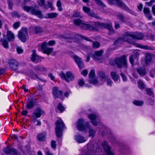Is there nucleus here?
<instances>
[{
  "label": "nucleus",
  "instance_id": "nucleus-28",
  "mask_svg": "<svg viewBox=\"0 0 155 155\" xmlns=\"http://www.w3.org/2000/svg\"><path fill=\"white\" fill-rule=\"evenodd\" d=\"M136 47L148 50H153L154 49L153 47L149 46L147 45H143L140 44L138 43H136Z\"/></svg>",
  "mask_w": 155,
  "mask_h": 155
},
{
  "label": "nucleus",
  "instance_id": "nucleus-51",
  "mask_svg": "<svg viewBox=\"0 0 155 155\" xmlns=\"http://www.w3.org/2000/svg\"><path fill=\"white\" fill-rule=\"evenodd\" d=\"M8 3L9 5V8L12 10L13 5V4L12 1L11 0H8Z\"/></svg>",
  "mask_w": 155,
  "mask_h": 155
},
{
  "label": "nucleus",
  "instance_id": "nucleus-25",
  "mask_svg": "<svg viewBox=\"0 0 155 155\" xmlns=\"http://www.w3.org/2000/svg\"><path fill=\"white\" fill-rule=\"evenodd\" d=\"M143 12L145 16L149 20H151L152 18V16L150 14V9L147 7H144L143 8Z\"/></svg>",
  "mask_w": 155,
  "mask_h": 155
},
{
  "label": "nucleus",
  "instance_id": "nucleus-62",
  "mask_svg": "<svg viewBox=\"0 0 155 155\" xmlns=\"http://www.w3.org/2000/svg\"><path fill=\"white\" fill-rule=\"evenodd\" d=\"M115 28L116 29H117L120 27V24L117 22H115Z\"/></svg>",
  "mask_w": 155,
  "mask_h": 155
},
{
  "label": "nucleus",
  "instance_id": "nucleus-23",
  "mask_svg": "<svg viewBox=\"0 0 155 155\" xmlns=\"http://www.w3.org/2000/svg\"><path fill=\"white\" fill-rule=\"evenodd\" d=\"M74 138L76 141L79 143H82L85 142L87 140L85 137L79 135H75Z\"/></svg>",
  "mask_w": 155,
  "mask_h": 155
},
{
  "label": "nucleus",
  "instance_id": "nucleus-24",
  "mask_svg": "<svg viewBox=\"0 0 155 155\" xmlns=\"http://www.w3.org/2000/svg\"><path fill=\"white\" fill-rule=\"evenodd\" d=\"M35 102L33 99H29L26 105L27 109L29 110L33 108L35 105Z\"/></svg>",
  "mask_w": 155,
  "mask_h": 155
},
{
  "label": "nucleus",
  "instance_id": "nucleus-12",
  "mask_svg": "<svg viewBox=\"0 0 155 155\" xmlns=\"http://www.w3.org/2000/svg\"><path fill=\"white\" fill-rule=\"evenodd\" d=\"M87 128L88 129L89 133V137L92 138H94L95 136L96 131L90 125V123L89 121L87 122L86 124Z\"/></svg>",
  "mask_w": 155,
  "mask_h": 155
},
{
  "label": "nucleus",
  "instance_id": "nucleus-57",
  "mask_svg": "<svg viewBox=\"0 0 155 155\" xmlns=\"http://www.w3.org/2000/svg\"><path fill=\"white\" fill-rule=\"evenodd\" d=\"M51 145L52 148L54 149L55 148L56 146V141L54 140H52L51 142Z\"/></svg>",
  "mask_w": 155,
  "mask_h": 155
},
{
  "label": "nucleus",
  "instance_id": "nucleus-16",
  "mask_svg": "<svg viewBox=\"0 0 155 155\" xmlns=\"http://www.w3.org/2000/svg\"><path fill=\"white\" fill-rule=\"evenodd\" d=\"M33 52L30 58L31 61L33 62L38 63L40 62L41 61L42 57L38 56L36 54V51L35 50L32 51Z\"/></svg>",
  "mask_w": 155,
  "mask_h": 155
},
{
  "label": "nucleus",
  "instance_id": "nucleus-11",
  "mask_svg": "<svg viewBox=\"0 0 155 155\" xmlns=\"http://www.w3.org/2000/svg\"><path fill=\"white\" fill-rule=\"evenodd\" d=\"M86 122L85 123L84 119L82 118H80L78 120L76 127L77 129L80 131L84 130L87 127H86Z\"/></svg>",
  "mask_w": 155,
  "mask_h": 155
},
{
  "label": "nucleus",
  "instance_id": "nucleus-63",
  "mask_svg": "<svg viewBox=\"0 0 155 155\" xmlns=\"http://www.w3.org/2000/svg\"><path fill=\"white\" fill-rule=\"evenodd\" d=\"M81 37L87 41H90V42H93L92 40L89 39V38H88L87 37H86L84 36H81Z\"/></svg>",
  "mask_w": 155,
  "mask_h": 155
},
{
  "label": "nucleus",
  "instance_id": "nucleus-58",
  "mask_svg": "<svg viewBox=\"0 0 155 155\" xmlns=\"http://www.w3.org/2000/svg\"><path fill=\"white\" fill-rule=\"evenodd\" d=\"M20 23L19 22H16L13 25L14 28L15 29H17L19 27L20 25Z\"/></svg>",
  "mask_w": 155,
  "mask_h": 155
},
{
  "label": "nucleus",
  "instance_id": "nucleus-31",
  "mask_svg": "<svg viewBox=\"0 0 155 155\" xmlns=\"http://www.w3.org/2000/svg\"><path fill=\"white\" fill-rule=\"evenodd\" d=\"M152 60L151 54L147 53L146 54L145 59V63L147 65H148L151 61Z\"/></svg>",
  "mask_w": 155,
  "mask_h": 155
},
{
  "label": "nucleus",
  "instance_id": "nucleus-2",
  "mask_svg": "<svg viewBox=\"0 0 155 155\" xmlns=\"http://www.w3.org/2000/svg\"><path fill=\"white\" fill-rule=\"evenodd\" d=\"M55 124V134L57 137L59 138L62 136L63 130L65 126L63 121L61 119L57 120Z\"/></svg>",
  "mask_w": 155,
  "mask_h": 155
},
{
  "label": "nucleus",
  "instance_id": "nucleus-61",
  "mask_svg": "<svg viewBox=\"0 0 155 155\" xmlns=\"http://www.w3.org/2000/svg\"><path fill=\"white\" fill-rule=\"evenodd\" d=\"M143 4L141 3L139 5L137 6V8L140 11H142L143 8Z\"/></svg>",
  "mask_w": 155,
  "mask_h": 155
},
{
  "label": "nucleus",
  "instance_id": "nucleus-42",
  "mask_svg": "<svg viewBox=\"0 0 155 155\" xmlns=\"http://www.w3.org/2000/svg\"><path fill=\"white\" fill-rule=\"evenodd\" d=\"M135 57L136 55L135 54H131V55L130 56V61L132 66H134V58H135Z\"/></svg>",
  "mask_w": 155,
  "mask_h": 155
},
{
  "label": "nucleus",
  "instance_id": "nucleus-52",
  "mask_svg": "<svg viewBox=\"0 0 155 155\" xmlns=\"http://www.w3.org/2000/svg\"><path fill=\"white\" fill-rule=\"evenodd\" d=\"M72 16L74 17H80V13L79 12H74L72 15Z\"/></svg>",
  "mask_w": 155,
  "mask_h": 155
},
{
  "label": "nucleus",
  "instance_id": "nucleus-41",
  "mask_svg": "<svg viewBox=\"0 0 155 155\" xmlns=\"http://www.w3.org/2000/svg\"><path fill=\"white\" fill-rule=\"evenodd\" d=\"M146 91L148 95L150 96H152L153 97H154L153 93L151 88H146Z\"/></svg>",
  "mask_w": 155,
  "mask_h": 155
},
{
  "label": "nucleus",
  "instance_id": "nucleus-29",
  "mask_svg": "<svg viewBox=\"0 0 155 155\" xmlns=\"http://www.w3.org/2000/svg\"><path fill=\"white\" fill-rule=\"evenodd\" d=\"M45 0H40L39 2H38V4L41 6H44L45 8H51L52 6L51 3L49 2H47V5H45Z\"/></svg>",
  "mask_w": 155,
  "mask_h": 155
},
{
  "label": "nucleus",
  "instance_id": "nucleus-49",
  "mask_svg": "<svg viewBox=\"0 0 155 155\" xmlns=\"http://www.w3.org/2000/svg\"><path fill=\"white\" fill-rule=\"evenodd\" d=\"M12 15L13 17H17L18 18L20 16V15L18 14L16 11H14L12 13Z\"/></svg>",
  "mask_w": 155,
  "mask_h": 155
},
{
  "label": "nucleus",
  "instance_id": "nucleus-17",
  "mask_svg": "<svg viewBox=\"0 0 155 155\" xmlns=\"http://www.w3.org/2000/svg\"><path fill=\"white\" fill-rule=\"evenodd\" d=\"M4 152L7 154H10L11 155H15L18 153L17 151L15 148H12L7 146L3 150Z\"/></svg>",
  "mask_w": 155,
  "mask_h": 155
},
{
  "label": "nucleus",
  "instance_id": "nucleus-47",
  "mask_svg": "<svg viewBox=\"0 0 155 155\" xmlns=\"http://www.w3.org/2000/svg\"><path fill=\"white\" fill-rule=\"evenodd\" d=\"M57 5L58 8V10L60 11H61L62 10V8L61 7V1L60 0H58L57 3Z\"/></svg>",
  "mask_w": 155,
  "mask_h": 155
},
{
  "label": "nucleus",
  "instance_id": "nucleus-18",
  "mask_svg": "<svg viewBox=\"0 0 155 155\" xmlns=\"http://www.w3.org/2000/svg\"><path fill=\"white\" fill-rule=\"evenodd\" d=\"M83 9L85 12L87 13L89 15L97 19L99 18L96 14L93 12L91 11L90 8L84 6L83 7Z\"/></svg>",
  "mask_w": 155,
  "mask_h": 155
},
{
  "label": "nucleus",
  "instance_id": "nucleus-10",
  "mask_svg": "<svg viewBox=\"0 0 155 155\" xmlns=\"http://www.w3.org/2000/svg\"><path fill=\"white\" fill-rule=\"evenodd\" d=\"M103 53V51L102 50L98 51L95 52L94 54L91 55V54H89L88 55L86 56L87 58L86 61L88 62L90 61L91 56L95 60H98L99 59V57L102 56Z\"/></svg>",
  "mask_w": 155,
  "mask_h": 155
},
{
  "label": "nucleus",
  "instance_id": "nucleus-8",
  "mask_svg": "<svg viewBox=\"0 0 155 155\" xmlns=\"http://www.w3.org/2000/svg\"><path fill=\"white\" fill-rule=\"evenodd\" d=\"M24 9L29 12L31 9V13L32 14L37 16L40 18H43V15L41 14V12L40 10L36 9L35 8H31L27 6H25L23 7Z\"/></svg>",
  "mask_w": 155,
  "mask_h": 155
},
{
  "label": "nucleus",
  "instance_id": "nucleus-14",
  "mask_svg": "<svg viewBox=\"0 0 155 155\" xmlns=\"http://www.w3.org/2000/svg\"><path fill=\"white\" fill-rule=\"evenodd\" d=\"M102 145L104 149L107 153V155H115L114 153L111 151L110 147L107 144L105 141L102 142Z\"/></svg>",
  "mask_w": 155,
  "mask_h": 155
},
{
  "label": "nucleus",
  "instance_id": "nucleus-43",
  "mask_svg": "<svg viewBox=\"0 0 155 155\" xmlns=\"http://www.w3.org/2000/svg\"><path fill=\"white\" fill-rule=\"evenodd\" d=\"M92 47L94 48H99L100 45V43L97 41H93Z\"/></svg>",
  "mask_w": 155,
  "mask_h": 155
},
{
  "label": "nucleus",
  "instance_id": "nucleus-34",
  "mask_svg": "<svg viewBox=\"0 0 155 155\" xmlns=\"http://www.w3.org/2000/svg\"><path fill=\"white\" fill-rule=\"evenodd\" d=\"M34 31L35 34H37L43 32V30L41 27L37 26L34 28Z\"/></svg>",
  "mask_w": 155,
  "mask_h": 155
},
{
  "label": "nucleus",
  "instance_id": "nucleus-5",
  "mask_svg": "<svg viewBox=\"0 0 155 155\" xmlns=\"http://www.w3.org/2000/svg\"><path fill=\"white\" fill-rule=\"evenodd\" d=\"M107 1L111 5L116 4L118 6L128 12L133 14L132 11L122 2L121 0H107Z\"/></svg>",
  "mask_w": 155,
  "mask_h": 155
},
{
  "label": "nucleus",
  "instance_id": "nucleus-39",
  "mask_svg": "<svg viewBox=\"0 0 155 155\" xmlns=\"http://www.w3.org/2000/svg\"><path fill=\"white\" fill-rule=\"evenodd\" d=\"M144 36L143 33L140 32H136V40H142Z\"/></svg>",
  "mask_w": 155,
  "mask_h": 155
},
{
  "label": "nucleus",
  "instance_id": "nucleus-27",
  "mask_svg": "<svg viewBox=\"0 0 155 155\" xmlns=\"http://www.w3.org/2000/svg\"><path fill=\"white\" fill-rule=\"evenodd\" d=\"M7 36L8 40L9 41H13L15 39L14 34L11 31L8 30L7 32Z\"/></svg>",
  "mask_w": 155,
  "mask_h": 155
},
{
  "label": "nucleus",
  "instance_id": "nucleus-22",
  "mask_svg": "<svg viewBox=\"0 0 155 155\" xmlns=\"http://www.w3.org/2000/svg\"><path fill=\"white\" fill-rule=\"evenodd\" d=\"M44 113V111L42 110L41 107H37L33 114V117H36V118H39L41 117V114Z\"/></svg>",
  "mask_w": 155,
  "mask_h": 155
},
{
  "label": "nucleus",
  "instance_id": "nucleus-53",
  "mask_svg": "<svg viewBox=\"0 0 155 155\" xmlns=\"http://www.w3.org/2000/svg\"><path fill=\"white\" fill-rule=\"evenodd\" d=\"M78 84L81 86H82L84 84V82L83 79H80L78 82Z\"/></svg>",
  "mask_w": 155,
  "mask_h": 155
},
{
  "label": "nucleus",
  "instance_id": "nucleus-45",
  "mask_svg": "<svg viewBox=\"0 0 155 155\" xmlns=\"http://www.w3.org/2000/svg\"><path fill=\"white\" fill-rule=\"evenodd\" d=\"M57 108L61 112H62L65 110V108L61 103H59L57 107Z\"/></svg>",
  "mask_w": 155,
  "mask_h": 155
},
{
  "label": "nucleus",
  "instance_id": "nucleus-60",
  "mask_svg": "<svg viewBox=\"0 0 155 155\" xmlns=\"http://www.w3.org/2000/svg\"><path fill=\"white\" fill-rule=\"evenodd\" d=\"M120 75L121 76V77L122 78V79H123V81H127V78L126 77V76H125V75H124L122 73H121L120 74Z\"/></svg>",
  "mask_w": 155,
  "mask_h": 155
},
{
  "label": "nucleus",
  "instance_id": "nucleus-38",
  "mask_svg": "<svg viewBox=\"0 0 155 155\" xmlns=\"http://www.w3.org/2000/svg\"><path fill=\"white\" fill-rule=\"evenodd\" d=\"M58 15V14L56 13H51L47 14V18H56Z\"/></svg>",
  "mask_w": 155,
  "mask_h": 155
},
{
  "label": "nucleus",
  "instance_id": "nucleus-56",
  "mask_svg": "<svg viewBox=\"0 0 155 155\" xmlns=\"http://www.w3.org/2000/svg\"><path fill=\"white\" fill-rule=\"evenodd\" d=\"M143 101H136V106H141L143 104Z\"/></svg>",
  "mask_w": 155,
  "mask_h": 155
},
{
  "label": "nucleus",
  "instance_id": "nucleus-7",
  "mask_svg": "<svg viewBox=\"0 0 155 155\" xmlns=\"http://www.w3.org/2000/svg\"><path fill=\"white\" fill-rule=\"evenodd\" d=\"M18 37L21 41L25 42L28 38L27 28L25 27L22 28L18 32Z\"/></svg>",
  "mask_w": 155,
  "mask_h": 155
},
{
  "label": "nucleus",
  "instance_id": "nucleus-15",
  "mask_svg": "<svg viewBox=\"0 0 155 155\" xmlns=\"http://www.w3.org/2000/svg\"><path fill=\"white\" fill-rule=\"evenodd\" d=\"M48 43L46 42H44L41 45V49L44 51V53L47 54L49 55L53 50V48H47V46Z\"/></svg>",
  "mask_w": 155,
  "mask_h": 155
},
{
  "label": "nucleus",
  "instance_id": "nucleus-21",
  "mask_svg": "<svg viewBox=\"0 0 155 155\" xmlns=\"http://www.w3.org/2000/svg\"><path fill=\"white\" fill-rule=\"evenodd\" d=\"M97 117V116L94 113L90 114L88 116V118L91 120V122L95 126L98 124V122L96 121Z\"/></svg>",
  "mask_w": 155,
  "mask_h": 155
},
{
  "label": "nucleus",
  "instance_id": "nucleus-32",
  "mask_svg": "<svg viewBox=\"0 0 155 155\" xmlns=\"http://www.w3.org/2000/svg\"><path fill=\"white\" fill-rule=\"evenodd\" d=\"M98 75L99 77L101 78V81L104 80L105 81V79L107 78V76L105 75L104 72L103 71H100L99 72Z\"/></svg>",
  "mask_w": 155,
  "mask_h": 155
},
{
  "label": "nucleus",
  "instance_id": "nucleus-6",
  "mask_svg": "<svg viewBox=\"0 0 155 155\" xmlns=\"http://www.w3.org/2000/svg\"><path fill=\"white\" fill-rule=\"evenodd\" d=\"M85 149L83 150L81 153V155H94L96 151L94 150V144L88 143L85 147Z\"/></svg>",
  "mask_w": 155,
  "mask_h": 155
},
{
  "label": "nucleus",
  "instance_id": "nucleus-30",
  "mask_svg": "<svg viewBox=\"0 0 155 155\" xmlns=\"http://www.w3.org/2000/svg\"><path fill=\"white\" fill-rule=\"evenodd\" d=\"M137 71L141 76L145 75L146 74V71L144 67H140L137 69Z\"/></svg>",
  "mask_w": 155,
  "mask_h": 155
},
{
  "label": "nucleus",
  "instance_id": "nucleus-35",
  "mask_svg": "<svg viewBox=\"0 0 155 155\" xmlns=\"http://www.w3.org/2000/svg\"><path fill=\"white\" fill-rule=\"evenodd\" d=\"M137 83L138 86L140 89L143 90L145 88V85L142 81L141 80L137 82Z\"/></svg>",
  "mask_w": 155,
  "mask_h": 155
},
{
  "label": "nucleus",
  "instance_id": "nucleus-26",
  "mask_svg": "<svg viewBox=\"0 0 155 155\" xmlns=\"http://www.w3.org/2000/svg\"><path fill=\"white\" fill-rule=\"evenodd\" d=\"M46 134V132L39 133L37 135V138L40 141H45V140Z\"/></svg>",
  "mask_w": 155,
  "mask_h": 155
},
{
  "label": "nucleus",
  "instance_id": "nucleus-19",
  "mask_svg": "<svg viewBox=\"0 0 155 155\" xmlns=\"http://www.w3.org/2000/svg\"><path fill=\"white\" fill-rule=\"evenodd\" d=\"M74 58L75 62L77 64L78 67L80 69L83 68L84 66V64L83 61L81 58L76 55H74Z\"/></svg>",
  "mask_w": 155,
  "mask_h": 155
},
{
  "label": "nucleus",
  "instance_id": "nucleus-36",
  "mask_svg": "<svg viewBox=\"0 0 155 155\" xmlns=\"http://www.w3.org/2000/svg\"><path fill=\"white\" fill-rule=\"evenodd\" d=\"M123 41H124V37L123 36L122 37H120L118 38L117 40L115 41L113 44L114 45H116L118 43H121Z\"/></svg>",
  "mask_w": 155,
  "mask_h": 155
},
{
  "label": "nucleus",
  "instance_id": "nucleus-44",
  "mask_svg": "<svg viewBox=\"0 0 155 155\" xmlns=\"http://www.w3.org/2000/svg\"><path fill=\"white\" fill-rule=\"evenodd\" d=\"M96 3L100 6L103 7L105 6L101 0H94Z\"/></svg>",
  "mask_w": 155,
  "mask_h": 155
},
{
  "label": "nucleus",
  "instance_id": "nucleus-33",
  "mask_svg": "<svg viewBox=\"0 0 155 155\" xmlns=\"http://www.w3.org/2000/svg\"><path fill=\"white\" fill-rule=\"evenodd\" d=\"M111 76L112 78L115 81H117L119 78V76L115 71L111 72Z\"/></svg>",
  "mask_w": 155,
  "mask_h": 155
},
{
  "label": "nucleus",
  "instance_id": "nucleus-59",
  "mask_svg": "<svg viewBox=\"0 0 155 155\" xmlns=\"http://www.w3.org/2000/svg\"><path fill=\"white\" fill-rule=\"evenodd\" d=\"M88 74L87 70H83L81 72V74L84 76H86Z\"/></svg>",
  "mask_w": 155,
  "mask_h": 155
},
{
  "label": "nucleus",
  "instance_id": "nucleus-9",
  "mask_svg": "<svg viewBox=\"0 0 155 155\" xmlns=\"http://www.w3.org/2000/svg\"><path fill=\"white\" fill-rule=\"evenodd\" d=\"M60 76L62 78L68 82L74 80V77L73 74L70 71L66 72V74L61 72L60 74Z\"/></svg>",
  "mask_w": 155,
  "mask_h": 155
},
{
  "label": "nucleus",
  "instance_id": "nucleus-54",
  "mask_svg": "<svg viewBox=\"0 0 155 155\" xmlns=\"http://www.w3.org/2000/svg\"><path fill=\"white\" fill-rule=\"evenodd\" d=\"M107 82L108 85L110 86V87L112 86V84L113 82L110 78H107Z\"/></svg>",
  "mask_w": 155,
  "mask_h": 155
},
{
  "label": "nucleus",
  "instance_id": "nucleus-13",
  "mask_svg": "<svg viewBox=\"0 0 155 155\" xmlns=\"http://www.w3.org/2000/svg\"><path fill=\"white\" fill-rule=\"evenodd\" d=\"M8 63L10 66V68L12 70L15 71L18 68V63L15 59L9 60Z\"/></svg>",
  "mask_w": 155,
  "mask_h": 155
},
{
  "label": "nucleus",
  "instance_id": "nucleus-1",
  "mask_svg": "<svg viewBox=\"0 0 155 155\" xmlns=\"http://www.w3.org/2000/svg\"><path fill=\"white\" fill-rule=\"evenodd\" d=\"M73 21L75 25L79 26L83 29L90 31H97V28H104L108 29L110 31H114L112 27V24L110 23L106 24L99 22H93L91 23V24H88L84 23L79 19H74Z\"/></svg>",
  "mask_w": 155,
  "mask_h": 155
},
{
  "label": "nucleus",
  "instance_id": "nucleus-3",
  "mask_svg": "<svg viewBox=\"0 0 155 155\" xmlns=\"http://www.w3.org/2000/svg\"><path fill=\"white\" fill-rule=\"evenodd\" d=\"M114 62L119 68H121L123 67L127 68L126 56L125 55L116 58L114 60Z\"/></svg>",
  "mask_w": 155,
  "mask_h": 155
},
{
  "label": "nucleus",
  "instance_id": "nucleus-4",
  "mask_svg": "<svg viewBox=\"0 0 155 155\" xmlns=\"http://www.w3.org/2000/svg\"><path fill=\"white\" fill-rule=\"evenodd\" d=\"M124 41L134 45H136V34L134 32H126L123 35Z\"/></svg>",
  "mask_w": 155,
  "mask_h": 155
},
{
  "label": "nucleus",
  "instance_id": "nucleus-40",
  "mask_svg": "<svg viewBox=\"0 0 155 155\" xmlns=\"http://www.w3.org/2000/svg\"><path fill=\"white\" fill-rule=\"evenodd\" d=\"M89 82L90 84L95 85H97V84L98 83L97 79L95 78L91 79L89 80Z\"/></svg>",
  "mask_w": 155,
  "mask_h": 155
},
{
  "label": "nucleus",
  "instance_id": "nucleus-20",
  "mask_svg": "<svg viewBox=\"0 0 155 155\" xmlns=\"http://www.w3.org/2000/svg\"><path fill=\"white\" fill-rule=\"evenodd\" d=\"M52 93L53 95V97L55 99L59 97V96H61L62 94V91L61 90H59L58 87H54L53 88L52 90Z\"/></svg>",
  "mask_w": 155,
  "mask_h": 155
},
{
  "label": "nucleus",
  "instance_id": "nucleus-55",
  "mask_svg": "<svg viewBox=\"0 0 155 155\" xmlns=\"http://www.w3.org/2000/svg\"><path fill=\"white\" fill-rule=\"evenodd\" d=\"M17 51L18 54H21L23 52V50L21 47H18L16 49Z\"/></svg>",
  "mask_w": 155,
  "mask_h": 155
},
{
  "label": "nucleus",
  "instance_id": "nucleus-64",
  "mask_svg": "<svg viewBox=\"0 0 155 155\" xmlns=\"http://www.w3.org/2000/svg\"><path fill=\"white\" fill-rule=\"evenodd\" d=\"M55 44V41H50L48 43L49 45L50 46L53 45Z\"/></svg>",
  "mask_w": 155,
  "mask_h": 155
},
{
  "label": "nucleus",
  "instance_id": "nucleus-46",
  "mask_svg": "<svg viewBox=\"0 0 155 155\" xmlns=\"http://www.w3.org/2000/svg\"><path fill=\"white\" fill-rule=\"evenodd\" d=\"M95 76V71L94 69L91 70L90 71L89 76L91 79L94 78Z\"/></svg>",
  "mask_w": 155,
  "mask_h": 155
},
{
  "label": "nucleus",
  "instance_id": "nucleus-50",
  "mask_svg": "<svg viewBox=\"0 0 155 155\" xmlns=\"http://www.w3.org/2000/svg\"><path fill=\"white\" fill-rule=\"evenodd\" d=\"M118 17L120 21L123 22L124 21L125 17L123 14H119L118 15Z\"/></svg>",
  "mask_w": 155,
  "mask_h": 155
},
{
  "label": "nucleus",
  "instance_id": "nucleus-48",
  "mask_svg": "<svg viewBox=\"0 0 155 155\" xmlns=\"http://www.w3.org/2000/svg\"><path fill=\"white\" fill-rule=\"evenodd\" d=\"M2 45L5 48H8L9 45L8 41L6 40H4L3 41Z\"/></svg>",
  "mask_w": 155,
  "mask_h": 155
},
{
  "label": "nucleus",
  "instance_id": "nucleus-37",
  "mask_svg": "<svg viewBox=\"0 0 155 155\" xmlns=\"http://www.w3.org/2000/svg\"><path fill=\"white\" fill-rule=\"evenodd\" d=\"M34 69L36 72L45 70V69L44 67H41L40 65H38L35 67Z\"/></svg>",
  "mask_w": 155,
  "mask_h": 155
}]
</instances>
